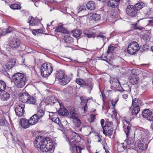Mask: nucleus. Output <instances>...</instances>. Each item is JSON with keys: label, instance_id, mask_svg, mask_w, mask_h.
<instances>
[{"label": "nucleus", "instance_id": "nucleus-1", "mask_svg": "<svg viewBox=\"0 0 153 153\" xmlns=\"http://www.w3.org/2000/svg\"><path fill=\"white\" fill-rule=\"evenodd\" d=\"M36 148L39 149L42 152H50L53 147V143L51 139L49 137H46L41 139L40 142L34 144Z\"/></svg>", "mask_w": 153, "mask_h": 153}, {"label": "nucleus", "instance_id": "nucleus-2", "mask_svg": "<svg viewBox=\"0 0 153 153\" xmlns=\"http://www.w3.org/2000/svg\"><path fill=\"white\" fill-rule=\"evenodd\" d=\"M123 127L124 131L126 134V137L128 139L125 140L126 143V147H127L128 150L134 151V149L135 147V144L132 138L128 137L130 132L131 131V128L129 126V124L128 122L125 120H123Z\"/></svg>", "mask_w": 153, "mask_h": 153}, {"label": "nucleus", "instance_id": "nucleus-3", "mask_svg": "<svg viewBox=\"0 0 153 153\" xmlns=\"http://www.w3.org/2000/svg\"><path fill=\"white\" fill-rule=\"evenodd\" d=\"M12 78L16 86L20 88L25 85L27 80L26 75L19 72L14 74Z\"/></svg>", "mask_w": 153, "mask_h": 153}, {"label": "nucleus", "instance_id": "nucleus-4", "mask_svg": "<svg viewBox=\"0 0 153 153\" xmlns=\"http://www.w3.org/2000/svg\"><path fill=\"white\" fill-rule=\"evenodd\" d=\"M53 68L50 63H45L41 65L40 70L42 75L46 77L52 72Z\"/></svg>", "mask_w": 153, "mask_h": 153}, {"label": "nucleus", "instance_id": "nucleus-5", "mask_svg": "<svg viewBox=\"0 0 153 153\" xmlns=\"http://www.w3.org/2000/svg\"><path fill=\"white\" fill-rule=\"evenodd\" d=\"M92 81L91 78H89L86 81L81 79L77 78L76 79V82L77 84L81 85L82 86L87 88L90 90L92 89L93 86Z\"/></svg>", "mask_w": 153, "mask_h": 153}, {"label": "nucleus", "instance_id": "nucleus-6", "mask_svg": "<svg viewBox=\"0 0 153 153\" xmlns=\"http://www.w3.org/2000/svg\"><path fill=\"white\" fill-rule=\"evenodd\" d=\"M138 44L135 41L131 42L127 48V52L130 54H134L139 50Z\"/></svg>", "mask_w": 153, "mask_h": 153}, {"label": "nucleus", "instance_id": "nucleus-7", "mask_svg": "<svg viewBox=\"0 0 153 153\" xmlns=\"http://www.w3.org/2000/svg\"><path fill=\"white\" fill-rule=\"evenodd\" d=\"M133 74L129 78V82L132 84L134 85L137 83L139 79L137 75H138L141 72L138 69H134L131 70Z\"/></svg>", "mask_w": 153, "mask_h": 153}, {"label": "nucleus", "instance_id": "nucleus-8", "mask_svg": "<svg viewBox=\"0 0 153 153\" xmlns=\"http://www.w3.org/2000/svg\"><path fill=\"white\" fill-rule=\"evenodd\" d=\"M27 98V103L30 104H34L37 105L39 107H40L42 106V102L41 100H36L35 98L28 94Z\"/></svg>", "mask_w": 153, "mask_h": 153}, {"label": "nucleus", "instance_id": "nucleus-9", "mask_svg": "<svg viewBox=\"0 0 153 153\" xmlns=\"http://www.w3.org/2000/svg\"><path fill=\"white\" fill-rule=\"evenodd\" d=\"M126 12L128 15L133 17L135 16L137 14V11L133 5L128 6L126 9Z\"/></svg>", "mask_w": 153, "mask_h": 153}, {"label": "nucleus", "instance_id": "nucleus-10", "mask_svg": "<svg viewBox=\"0 0 153 153\" xmlns=\"http://www.w3.org/2000/svg\"><path fill=\"white\" fill-rule=\"evenodd\" d=\"M25 104L24 103L19 104L16 107L15 111L16 115L19 117L23 115L24 112Z\"/></svg>", "mask_w": 153, "mask_h": 153}, {"label": "nucleus", "instance_id": "nucleus-11", "mask_svg": "<svg viewBox=\"0 0 153 153\" xmlns=\"http://www.w3.org/2000/svg\"><path fill=\"white\" fill-rule=\"evenodd\" d=\"M68 139L70 140L71 142H79L81 140V137L76 132L73 131L72 132L70 138H68Z\"/></svg>", "mask_w": 153, "mask_h": 153}, {"label": "nucleus", "instance_id": "nucleus-12", "mask_svg": "<svg viewBox=\"0 0 153 153\" xmlns=\"http://www.w3.org/2000/svg\"><path fill=\"white\" fill-rule=\"evenodd\" d=\"M103 129V133L105 136H111L112 134L113 129L111 126L106 125Z\"/></svg>", "mask_w": 153, "mask_h": 153}, {"label": "nucleus", "instance_id": "nucleus-13", "mask_svg": "<svg viewBox=\"0 0 153 153\" xmlns=\"http://www.w3.org/2000/svg\"><path fill=\"white\" fill-rule=\"evenodd\" d=\"M21 42L18 39H13L10 40V46L12 48H16L20 46Z\"/></svg>", "mask_w": 153, "mask_h": 153}, {"label": "nucleus", "instance_id": "nucleus-14", "mask_svg": "<svg viewBox=\"0 0 153 153\" xmlns=\"http://www.w3.org/2000/svg\"><path fill=\"white\" fill-rule=\"evenodd\" d=\"M16 62V59L13 58H11L9 60L7 64L6 65H5L4 66H3V67L5 70L8 71L9 70V69L12 68L15 65Z\"/></svg>", "mask_w": 153, "mask_h": 153}, {"label": "nucleus", "instance_id": "nucleus-15", "mask_svg": "<svg viewBox=\"0 0 153 153\" xmlns=\"http://www.w3.org/2000/svg\"><path fill=\"white\" fill-rule=\"evenodd\" d=\"M19 123L20 126L25 129L28 128L30 126L29 120L25 118L21 119L19 121Z\"/></svg>", "mask_w": 153, "mask_h": 153}, {"label": "nucleus", "instance_id": "nucleus-16", "mask_svg": "<svg viewBox=\"0 0 153 153\" xmlns=\"http://www.w3.org/2000/svg\"><path fill=\"white\" fill-rule=\"evenodd\" d=\"M146 140V139H144L142 140V142L140 141L138 143V148L139 151L142 152V151L146 150L147 149V145L146 143H145L144 144L142 142H145Z\"/></svg>", "mask_w": 153, "mask_h": 153}, {"label": "nucleus", "instance_id": "nucleus-17", "mask_svg": "<svg viewBox=\"0 0 153 153\" xmlns=\"http://www.w3.org/2000/svg\"><path fill=\"white\" fill-rule=\"evenodd\" d=\"M28 95V94L25 93L21 94L19 96V101L23 103L27 102Z\"/></svg>", "mask_w": 153, "mask_h": 153}, {"label": "nucleus", "instance_id": "nucleus-18", "mask_svg": "<svg viewBox=\"0 0 153 153\" xmlns=\"http://www.w3.org/2000/svg\"><path fill=\"white\" fill-rule=\"evenodd\" d=\"M151 114V111L149 109H146L143 111L142 113V115L144 118L148 120Z\"/></svg>", "mask_w": 153, "mask_h": 153}, {"label": "nucleus", "instance_id": "nucleus-19", "mask_svg": "<svg viewBox=\"0 0 153 153\" xmlns=\"http://www.w3.org/2000/svg\"><path fill=\"white\" fill-rule=\"evenodd\" d=\"M66 76L64 72L62 70H59L57 71L56 73V77L59 79H61Z\"/></svg>", "mask_w": 153, "mask_h": 153}, {"label": "nucleus", "instance_id": "nucleus-20", "mask_svg": "<svg viewBox=\"0 0 153 153\" xmlns=\"http://www.w3.org/2000/svg\"><path fill=\"white\" fill-rule=\"evenodd\" d=\"M39 119L38 117L34 114L28 120L30 125H33L37 123Z\"/></svg>", "mask_w": 153, "mask_h": 153}, {"label": "nucleus", "instance_id": "nucleus-21", "mask_svg": "<svg viewBox=\"0 0 153 153\" xmlns=\"http://www.w3.org/2000/svg\"><path fill=\"white\" fill-rule=\"evenodd\" d=\"M86 7L88 10H93L95 9L96 4L93 1H90L87 3Z\"/></svg>", "mask_w": 153, "mask_h": 153}, {"label": "nucleus", "instance_id": "nucleus-22", "mask_svg": "<svg viewBox=\"0 0 153 153\" xmlns=\"http://www.w3.org/2000/svg\"><path fill=\"white\" fill-rule=\"evenodd\" d=\"M27 22L31 26L36 25L37 24V21L32 16L29 17Z\"/></svg>", "mask_w": 153, "mask_h": 153}, {"label": "nucleus", "instance_id": "nucleus-23", "mask_svg": "<svg viewBox=\"0 0 153 153\" xmlns=\"http://www.w3.org/2000/svg\"><path fill=\"white\" fill-rule=\"evenodd\" d=\"M27 22L31 26L36 25L37 24V21L32 16L29 17Z\"/></svg>", "mask_w": 153, "mask_h": 153}, {"label": "nucleus", "instance_id": "nucleus-24", "mask_svg": "<svg viewBox=\"0 0 153 153\" xmlns=\"http://www.w3.org/2000/svg\"><path fill=\"white\" fill-rule=\"evenodd\" d=\"M10 98V95L9 94L4 91L3 92L2 95L1 96V99L4 101L7 100Z\"/></svg>", "mask_w": 153, "mask_h": 153}, {"label": "nucleus", "instance_id": "nucleus-25", "mask_svg": "<svg viewBox=\"0 0 153 153\" xmlns=\"http://www.w3.org/2000/svg\"><path fill=\"white\" fill-rule=\"evenodd\" d=\"M107 4L109 7L115 8L117 7L118 3L115 0H109L108 1Z\"/></svg>", "mask_w": 153, "mask_h": 153}, {"label": "nucleus", "instance_id": "nucleus-26", "mask_svg": "<svg viewBox=\"0 0 153 153\" xmlns=\"http://www.w3.org/2000/svg\"><path fill=\"white\" fill-rule=\"evenodd\" d=\"M59 82V83L62 85H66L69 81V79L67 77V76H65L62 79H61Z\"/></svg>", "mask_w": 153, "mask_h": 153}, {"label": "nucleus", "instance_id": "nucleus-27", "mask_svg": "<svg viewBox=\"0 0 153 153\" xmlns=\"http://www.w3.org/2000/svg\"><path fill=\"white\" fill-rule=\"evenodd\" d=\"M58 113L62 116H67L68 114V110L64 107L61 108L59 109Z\"/></svg>", "mask_w": 153, "mask_h": 153}, {"label": "nucleus", "instance_id": "nucleus-28", "mask_svg": "<svg viewBox=\"0 0 153 153\" xmlns=\"http://www.w3.org/2000/svg\"><path fill=\"white\" fill-rule=\"evenodd\" d=\"M144 5L143 3L140 2L136 4L133 7L137 11H138L143 7L144 6Z\"/></svg>", "mask_w": 153, "mask_h": 153}, {"label": "nucleus", "instance_id": "nucleus-29", "mask_svg": "<svg viewBox=\"0 0 153 153\" xmlns=\"http://www.w3.org/2000/svg\"><path fill=\"white\" fill-rule=\"evenodd\" d=\"M55 31L58 32H62L66 33H67L66 30L64 29L62 25L58 26L56 28Z\"/></svg>", "mask_w": 153, "mask_h": 153}, {"label": "nucleus", "instance_id": "nucleus-30", "mask_svg": "<svg viewBox=\"0 0 153 153\" xmlns=\"http://www.w3.org/2000/svg\"><path fill=\"white\" fill-rule=\"evenodd\" d=\"M140 102V101L139 100L135 98L132 100V105L133 107H139Z\"/></svg>", "mask_w": 153, "mask_h": 153}, {"label": "nucleus", "instance_id": "nucleus-31", "mask_svg": "<svg viewBox=\"0 0 153 153\" xmlns=\"http://www.w3.org/2000/svg\"><path fill=\"white\" fill-rule=\"evenodd\" d=\"M45 114V111L43 110L39 109L37 111V113L35 114L36 115L37 117H38L39 119H40L44 116Z\"/></svg>", "mask_w": 153, "mask_h": 153}, {"label": "nucleus", "instance_id": "nucleus-32", "mask_svg": "<svg viewBox=\"0 0 153 153\" xmlns=\"http://www.w3.org/2000/svg\"><path fill=\"white\" fill-rule=\"evenodd\" d=\"M81 31L79 30H73L72 32V35L74 37L77 38L81 34Z\"/></svg>", "mask_w": 153, "mask_h": 153}, {"label": "nucleus", "instance_id": "nucleus-33", "mask_svg": "<svg viewBox=\"0 0 153 153\" xmlns=\"http://www.w3.org/2000/svg\"><path fill=\"white\" fill-rule=\"evenodd\" d=\"M6 85L5 82L3 80H0V91H3L5 89Z\"/></svg>", "mask_w": 153, "mask_h": 153}, {"label": "nucleus", "instance_id": "nucleus-34", "mask_svg": "<svg viewBox=\"0 0 153 153\" xmlns=\"http://www.w3.org/2000/svg\"><path fill=\"white\" fill-rule=\"evenodd\" d=\"M117 48L114 46L111 45L108 47V49L107 52L108 54L113 53L116 50Z\"/></svg>", "mask_w": 153, "mask_h": 153}, {"label": "nucleus", "instance_id": "nucleus-35", "mask_svg": "<svg viewBox=\"0 0 153 153\" xmlns=\"http://www.w3.org/2000/svg\"><path fill=\"white\" fill-rule=\"evenodd\" d=\"M140 111L139 107H133L131 111V114L134 115H137Z\"/></svg>", "mask_w": 153, "mask_h": 153}, {"label": "nucleus", "instance_id": "nucleus-36", "mask_svg": "<svg viewBox=\"0 0 153 153\" xmlns=\"http://www.w3.org/2000/svg\"><path fill=\"white\" fill-rule=\"evenodd\" d=\"M127 148L123 144H119L117 146L118 150L119 152H121L123 151L126 149Z\"/></svg>", "mask_w": 153, "mask_h": 153}, {"label": "nucleus", "instance_id": "nucleus-37", "mask_svg": "<svg viewBox=\"0 0 153 153\" xmlns=\"http://www.w3.org/2000/svg\"><path fill=\"white\" fill-rule=\"evenodd\" d=\"M68 140L69 142V143L70 146V150L71 151H72L75 148H76V147L77 146H76L75 144V142H71L70 141V140H69V139H68Z\"/></svg>", "mask_w": 153, "mask_h": 153}, {"label": "nucleus", "instance_id": "nucleus-38", "mask_svg": "<svg viewBox=\"0 0 153 153\" xmlns=\"http://www.w3.org/2000/svg\"><path fill=\"white\" fill-rule=\"evenodd\" d=\"M101 18L100 15L96 13H94L92 16V19L94 21L99 20Z\"/></svg>", "mask_w": 153, "mask_h": 153}, {"label": "nucleus", "instance_id": "nucleus-39", "mask_svg": "<svg viewBox=\"0 0 153 153\" xmlns=\"http://www.w3.org/2000/svg\"><path fill=\"white\" fill-rule=\"evenodd\" d=\"M74 123L76 125V126L77 127H79L81 124V121L78 117L74 119Z\"/></svg>", "mask_w": 153, "mask_h": 153}, {"label": "nucleus", "instance_id": "nucleus-40", "mask_svg": "<svg viewBox=\"0 0 153 153\" xmlns=\"http://www.w3.org/2000/svg\"><path fill=\"white\" fill-rule=\"evenodd\" d=\"M104 34V33H100L97 36V38L98 39H101L104 41L106 39V36Z\"/></svg>", "mask_w": 153, "mask_h": 153}, {"label": "nucleus", "instance_id": "nucleus-41", "mask_svg": "<svg viewBox=\"0 0 153 153\" xmlns=\"http://www.w3.org/2000/svg\"><path fill=\"white\" fill-rule=\"evenodd\" d=\"M10 7L13 10L19 9L20 8V6L17 4H13L10 5Z\"/></svg>", "mask_w": 153, "mask_h": 153}, {"label": "nucleus", "instance_id": "nucleus-42", "mask_svg": "<svg viewBox=\"0 0 153 153\" xmlns=\"http://www.w3.org/2000/svg\"><path fill=\"white\" fill-rule=\"evenodd\" d=\"M64 41V42L69 43L72 42L73 41V39L72 38L68 36L65 37Z\"/></svg>", "mask_w": 153, "mask_h": 153}, {"label": "nucleus", "instance_id": "nucleus-43", "mask_svg": "<svg viewBox=\"0 0 153 153\" xmlns=\"http://www.w3.org/2000/svg\"><path fill=\"white\" fill-rule=\"evenodd\" d=\"M70 117L71 118L74 119L77 118V114L74 111H72L70 113Z\"/></svg>", "mask_w": 153, "mask_h": 153}, {"label": "nucleus", "instance_id": "nucleus-44", "mask_svg": "<svg viewBox=\"0 0 153 153\" xmlns=\"http://www.w3.org/2000/svg\"><path fill=\"white\" fill-rule=\"evenodd\" d=\"M85 7L83 5H80L77 8V12L79 13L82 10H85Z\"/></svg>", "mask_w": 153, "mask_h": 153}, {"label": "nucleus", "instance_id": "nucleus-45", "mask_svg": "<svg viewBox=\"0 0 153 153\" xmlns=\"http://www.w3.org/2000/svg\"><path fill=\"white\" fill-rule=\"evenodd\" d=\"M52 120L56 123L59 124V118L57 117H53L52 118Z\"/></svg>", "mask_w": 153, "mask_h": 153}, {"label": "nucleus", "instance_id": "nucleus-46", "mask_svg": "<svg viewBox=\"0 0 153 153\" xmlns=\"http://www.w3.org/2000/svg\"><path fill=\"white\" fill-rule=\"evenodd\" d=\"M83 148L80 146H78L76 147V151L77 153H81V151Z\"/></svg>", "mask_w": 153, "mask_h": 153}, {"label": "nucleus", "instance_id": "nucleus-47", "mask_svg": "<svg viewBox=\"0 0 153 153\" xmlns=\"http://www.w3.org/2000/svg\"><path fill=\"white\" fill-rule=\"evenodd\" d=\"M144 29V27H143L137 26V24H136L134 25V29L139 30H143Z\"/></svg>", "mask_w": 153, "mask_h": 153}, {"label": "nucleus", "instance_id": "nucleus-48", "mask_svg": "<svg viewBox=\"0 0 153 153\" xmlns=\"http://www.w3.org/2000/svg\"><path fill=\"white\" fill-rule=\"evenodd\" d=\"M85 36L86 37H88V38H91V37H94V34L93 33H85Z\"/></svg>", "mask_w": 153, "mask_h": 153}, {"label": "nucleus", "instance_id": "nucleus-49", "mask_svg": "<svg viewBox=\"0 0 153 153\" xmlns=\"http://www.w3.org/2000/svg\"><path fill=\"white\" fill-rule=\"evenodd\" d=\"M92 100L93 98L92 97H91L90 98L85 99H83V98H81V101H82V102H83L85 103H87L88 101L89 100Z\"/></svg>", "mask_w": 153, "mask_h": 153}, {"label": "nucleus", "instance_id": "nucleus-50", "mask_svg": "<svg viewBox=\"0 0 153 153\" xmlns=\"http://www.w3.org/2000/svg\"><path fill=\"white\" fill-rule=\"evenodd\" d=\"M12 30V29L11 27H9L7 29L6 32H5L4 33H3V34L4 35L6 33H10Z\"/></svg>", "mask_w": 153, "mask_h": 153}, {"label": "nucleus", "instance_id": "nucleus-51", "mask_svg": "<svg viewBox=\"0 0 153 153\" xmlns=\"http://www.w3.org/2000/svg\"><path fill=\"white\" fill-rule=\"evenodd\" d=\"M95 115L91 114L90 115V119H91L90 122H93L95 119Z\"/></svg>", "mask_w": 153, "mask_h": 153}, {"label": "nucleus", "instance_id": "nucleus-52", "mask_svg": "<svg viewBox=\"0 0 153 153\" xmlns=\"http://www.w3.org/2000/svg\"><path fill=\"white\" fill-rule=\"evenodd\" d=\"M115 80L116 81V83H115L113 81L112 82V84L113 85H115V84H116V86H117V85L118 86H119V85H120V83L119 82L118 80H117V79H115Z\"/></svg>", "mask_w": 153, "mask_h": 153}, {"label": "nucleus", "instance_id": "nucleus-53", "mask_svg": "<svg viewBox=\"0 0 153 153\" xmlns=\"http://www.w3.org/2000/svg\"><path fill=\"white\" fill-rule=\"evenodd\" d=\"M118 98H116L114 101V100H112L111 101L112 102V104L113 105H114L115 104L117 103V102L118 101Z\"/></svg>", "mask_w": 153, "mask_h": 153}, {"label": "nucleus", "instance_id": "nucleus-54", "mask_svg": "<svg viewBox=\"0 0 153 153\" xmlns=\"http://www.w3.org/2000/svg\"><path fill=\"white\" fill-rule=\"evenodd\" d=\"M31 1L34 3V5L36 7H38L39 6L38 3L36 0H31Z\"/></svg>", "mask_w": 153, "mask_h": 153}, {"label": "nucleus", "instance_id": "nucleus-55", "mask_svg": "<svg viewBox=\"0 0 153 153\" xmlns=\"http://www.w3.org/2000/svg\"><path fill=\"white\" fill-rule=\"evenodd\" d=\"M148 120L150 121H153V113H152L150 114V117H149Z\"/></svg>", "mask_w": 153, "mask_h": 153}, {"label": "nucleus", "instance_id": "nucleus-56", "mask_svg": "<svg viewBox=\"0 0 153 153\" xmlns=\"http://www.w3.org/2000/svg\"><path fill=\"white\" fill-rule=\"evenodd\" d=\"M117 15L116 12H115L114 13H111V17L113 18H116Z\"/></svg>", "mask_w": 153, "mask_h": 153}, {"label": "nucleus", "instance_id": "nucleus-57", "mask_svg": "<svg viewBox=\"0 0 153 153\" xmlns=\"http://www.w3.org/2000/svg\"><path fill=\"white\" fill-rule=\"evenodd\" d=\"M152 12L151 10H149V11H148L146 13V15L147 16L146 17H149L150 15L152 14Z\"/></svg>", "mask_w": 153, "mask_h": 153}, {"label": "nucleus", "instance_id": "nucleus-58", "mask_svg": "<svg viewBox=\"0 0 153 153\" xmlns=\"http://www.w3.org/2000/svg\"><path fill=\"white\" fill-rule=\"evenodd\" d=\"M82 109L85 112L88 109V106L87 104H85L84 106L82 107Z\"/></svg>", "mask_w": 153, "mask_h": 153}, {"label": "nucleus", "instance_id": "nucleus-59", "mask_svg": "<svg viewBox=\"0 0 153 153\" xmlns=\"http://www.w3.org/2000/svg\"><path fill=\"white\" fill-rule=\"evenodd\" d=\"M5 124V122L3 120H1L0 121V126H3Z\"/></svg>", "mask_w": 153, "mask_h": 153}, {"label": "nucleus", "instance_id": "nucleus-60", "mask_svg": "<svg viewBox=\"0 0 153 153\" xmlns=\"http://www.w3.org/2000/svg\"><path fill=\"white\" fill-rule=\"evenodd\" d=\"M122 96L123 98L125 99H126L128 98V95L127 94H124Z\"/></svg>", "mask_w": 153, "mask_h": 153}, {"label": "nucleus", "instance_id": "nucleus-61", "mask_svg": "<svg viewBox=\"0 0 153 153\" xmlns=\"http://www.w3.org/2000/svg\"><path fill=\"white\" fill-rule=\"evenodd\" d=\"M104 119H102L101 120V121H100L101 124L102 128L104 127H103V126L104 125Z\"/></svg>", "mask_w": 153, "mask_h": 153}, {"label": "nucleus", "instance_id": "nucleus-62", "mask_svg": "<svg viewBox=\"0 0 153 153\" xmlns=\"http://www.w3.org/2000/svg\"><path fill=\"white\" fill-rule=\"evenodd\" d=\"M60 127V128L59 129L62 130L63 129V126L61 123H59V124H58Z\"/></svg>", "mask_w": 153, "mask_h": 153}, {"label": "nucleus", "instance_id": "nucleus-63", "mask_svg": "<svg viewBox=\"0 0 153 153\" xmlns=\"http://www.w3.org/2000/svg\"><path fill=\"white\" fill-rule=\"evenodd\" d=\"M32 33L35 35H36V33H37V30H36V29L33 30L32 31Z\"/></svg>", "mask_w": 153, "mask_h": 153}, {"label": "nucleus", "instance_id": "nucleus-64", "mask_svg": "<svg viewBox=\"0 0 153 153\" xmlns=\"http://www.w3.org/2000/svg\"><path fill=\"white\" fill-rule=\"evenodd\" d=\"M37 30V33H42L43 32L42 30L40 29H36Z\"/></svg>", "mask_w": 153, "mask_h": 153}]
</instances>
